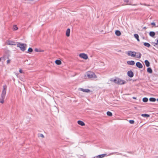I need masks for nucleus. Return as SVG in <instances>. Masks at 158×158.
<instances>
[{
  "label": "nucleus",
  "mask_w": 158,
  "mask_h": 158,
  "mask_svg": "<svg viewBox=\"0 0 158 158\" xmlns=\"http://www.w3.org/2000/svg\"><path fill=\"white\" fill-rule=\"evenodd\" d=\"M117 153L118 154H119V155H122V154L121 153Z\"/></svg>",
  "instance_id": "39"
},
{
  "label": "nucleus",
  "mask_w": 158,
  "mask_h": 158,
  "mask_svg": "<svg viewBox=\"0 0 158 158\" xmlns=\"http://www.w3.org/2000/svg\"><path fill=\"white\" fill-rule=\"evenodd\" d=\"M70 31V30L69 28H68L67 29L66 32V35L67 36L69 37V36Z\"/></svg>",
  "instance_id": "12"
},
{
  "label": "nucleus",
  "mask_w": 158,
  "mask_h": 158,
  "mask_svg": "<svg viewBox=\"0 0 158 158\" xmlns=\"http://www.w3.org/2000/svg\"><path fill=\"white\" fill-rule=\"evenodd\" d=\"M114 79H111L110 80V81H114Z\"/></svg>",
  "instance_id": "38"
},
{
  "label": "nucleus",
  "mask_w": 158,
  "mask_h": 158,
  "mask_svg": "<svg viewBox=\"0 0 158 158\" xmlns=\"http://www.w3.org/2000/svg\"><path fill=\"white\" fill-rule=\"evenodd\" d=\"M143 29H147V27H143Z\"/></svg>",
  "instance_id": "37"
},
{
  "label": "nucleus",
  "mask_w": 158,
  "mask_h": 158,
  "mask_svg": "<svg viewBox=\"0 0 158 158\" xmlns=\"http://www.w3.org/2000/svg\"><path fill=\"white\" fill-rule=\"evenodd\" d=\"M6 44L9 45H16V42L14 41L8 40L6 42Z\"/></svg>",
  "instance_id": "6"
},
{
  "label": "nucleus",
  "mask_w": 158,
  "mask_h": 158,
  "mask_svg": "<svg viewBox=\"0 0 158 158\" xmlns=\"http://www.w3.org/2000/svg\"><path fill=\"white\" fill-rule=\"evenodd\" d=\"M156 47L158 48V46Z\"/></svg>",
  "instance_id": "46"
},
{
  "label": "nucleus",
  "mask_w": 158,
  "mask_h": 158,
  "mask_svg": "<svg viewBox=\"0 0 158 158\" xmlns=\"http://www.w3.org/2000/svg\"><path fill=\"white\" fill-rule=\"evenodd\" d=\"M143 44L145 46L147 47L148 48H149L150 47V46H151V45H150V44L148 43H144Z\"/></svg>",
  "instance_id": "21"
},
{
  "label": "nucleus",
  "mask_w": 158,
  "mask_h": 158,
  "mask_svg": "<svg viewBox=\"0 0 158 158\" xmlns=\"http://www.w3.org/2000/svg\"><path fill=\"white\" fill-rule=\"evenodd\" d=\"M147 71L148 73H152V70L151 68H148L147 69Z\"/></svg>",
  "instance_id": "22"
},
{
  "label": "nucleus",
  "mask_w": 158,
  "mask_h": 158,
  "mask_svg": "<svg viewBox=\"0 0 158 158\" xmlns=\"http://www.w3.org/2000/svg\"><path fill=\"white\" fill-rule=\"evenodd\" d=\"M151 24L152 25H153V26H155V27H156V24H155V23H154V22H152V23H151Z\"/></svg>",
  "instance_id": "31"
},
{
  "label": "nucleus",
  "mask_w": 158,
  "mask_h": 158,
  "mask_svg": "<svg viewBox=\"0 0 158 158\" xmlns=\"http://www.w3.org/2000/svg\"><path fill=\"white\" fill-rule=\"evenodd\" d=\"M127 53L129 56H131L133 57H135V54H136V52L130 51H128Z\"/></svg>",
  "instance_id": "5"
},
{
  "label": "nucleus",
  "mask_w": 158,
  "mask_h": 158,
  "mask_svg": "<svg viewBox=\"0 0 158 158\" xmlns=\"http://www.w3.org/2000/svg\"><path fill=\"white\" fill-rule=\"evenodd\" d=\"M123 156H126V157H127V156L126 155H123Z\"/></svg>",
  "instance_id": "42"
},
{
  "label": "nucleus",
  "mask_w": 158,
  "mask_h": 158,
  "mask_svg": "<svg viewBox=\"0 0 158 158\" xmlns=\"http://www.w3.org/2000/svg\"><path fill=\"white\" fill-rule=\"evenodd\" d=\"M107 114L109 116H111L112 115V113L110 111H108L107 112Z\"/></svg>",
  "instance_id": "27"
},
{
  "label": "nucleus",
  "mask_w": 158,
  "mask_h": 158,
  "mask_svg": "<svg viewBox=\"0 0 158 158\" xmlns=\"http://www.w3.org/2000/svg\"><path fill=\"white\" fill-rule=\"evenodd\" d=\"M35 51L36 52H39V51L38 50V49L37 48H35Z\"/></svg>",
  "instance_id": "35"
},
{
  "label": "nucleus",
  "mask_w": 158,
  "mask_h": 158,
  "mask_svg": "<svg viewBox=\"0 0 158 158\" xmlns=\"http://www.w3.org/2000/svg\"><path fill=\"white\" fill-rule=\"evenodd\" d=\"M115 34L118 36H119L121 35V33L118 30H116L115 32Z\"/></svg>",
  "instance_id": "20"
},
{
  "label": "nucleus",
  "mask_w": 158,
  "mask_h": 158,
  "mask_svg": "<svg viewBox=\"0 0 158 158\" xmlns=\"http://www.w3.org/2000/svg\"><path fill=\"white\" fill-rule=\"evenodd\" d=\"M28 51L29 52H32L33 51V49L31 48H29L28 49Z\"/></svg>",
  "instance_id": "28"
},
{
  "label": "nucleus",
  "mask_w": 158,
  "mask_h": 158,
  "mask_svg": "<svg viewBox=\"0 0 158 158\" xmlns=\"http://www.w3.org/2000/svg\"><path fill=\"white\" fill-rule=\"evenodd\" d=\"M143 39H144V37H143Z\"/></svg>",
  "instance_id": "47"
},
{
  "label": "nucleus",
  "mask_w": 158,
  "mask_h": 158,
  "mask_svg": "<svg viewBox=\"0 0 158 158\" xmlns=\"http://www.w3.org/2000/svg\"><path fill=\"white\" fill-rule=\"evenodd\" d=\"M136 54H137V55L135 54V57L138 58H140L142 56L141 54L139 52L136 53Z\"/></svg>",
  "instance_id": "15"
},
{
  "label": "nucleus",
  "mask_w": 158,
  "mask_h": 158,
  "mask_svg": "<svg viewBox=\"0 0 158 158\" xmlns=\"http://www.w3.org/2000/svg\"><path fill=\"white\" fill-rule=\"evenodd\" d=\"M129 153H131V154H133V153L132 152H129Z\"/></svg>",
  "instance_id": "41"
},
{
  "label": "nucleus",
  "mask_w": 158,
  "mask_h": 158,
  "mask_svg": "<svg viewBox=\"0 0 158 158\" xmlns=\"http://www.w3.org/2000/svg\"><path fill=\"white\" fill-rule=\"evenodd\" d=\"M158 44V40H157V43H155V44L157 45Z\"/></svg>",
  "instance_id": "36"
},
{
  "label": "nucleus",
  "mask_w": 158,
  "mask_h": 158,
  "mask_svg": "<svg viewBox=\"0 0 158 158\" xmlns=\"http://www.w3.org/2000/svg\"><path fill=\"white\" fill-rule=\"evenodd\" d=\"M127 63L130 65H134L135 64V62L133 60L127 61Z\"/></svg>",
  "instance_id": "13"
},
{
  "label": "nucleus",
  "mask_w": 158,
  "mask_h": 158,
  "mask_svg": "<svg viewBox=\"0 0 158 158\" xmlns=\"http://www.w3.org/2000/svg\"><path fill=\"white\" fill-rule=\"evenodd\" d=\"M144 62L146 66L149 67L150 66V63L147 60H145Z\"/></svg>",
  "instance_id": "19"
},
{
  "label": "nucleus",
  "mask_w": 158,
  "mask_h": 158,
  "mask_svg": "<svg viewBox=\"0 0 158 158\" xmlns=\"http://www.w3.org/2000/svg\"><path fill=\"white\" fill-rule=\"evenodd\" d=\"M1 58H0V61H1Z\"/></svg>",
  "instance_id": "48"
},
{
  "label": "nucleus",
  "mask_w": 158,
  "mask_h": 158,
  "mask_svg": "<svg viewBox=\"0 0 158 158\" xmlns=\"http://www.w3.org/2000/svg\"><path fill=\"white\" fill-rule=\"evenodd\" d=\"M18 29V27L16 25H14L13 27V29L14 30L16 31Z\"/></svg>",
  "instance_id": "24"
},
{
  "label": "nucleus",
  "mask_w": 158,
  "mask_h": 158,
  "mask_svg": "<svg viewBox=\"0 0 158 158\" xmlns=\"http://www.w3.org/2000/svg\"><path fill=\"white\" fill-rule=\"evenodd\" d=\"M26 46L27 45L25 44L19 43L17 44V47H19L20 50L23 51H24L26 50Z\"/></svg>",
  "instance_id": "4"
},
{
  "label": "nucleus",
  "mask_w": 158,
  "mask_h": 158,
  "mask_svg": "<svg viewBox=\"0 0 158 158\" xmlns=\"http://www.w3.org/2000/svg\"><path fill=\"white\" fill-rule=\"evenodd\" d=\"M149 35L152 37H153L155 35V32L154 31H150L149 33Z\"/></svg>",
  "instance_id": "16"
},
{
  "label": "nucleus",
  "mask_w": 158,
  "mask_h": 158,
  "mask_svg": "<svg viewBox=\"0 0 158 158\" xmlns=\"http://www.w3.org/2000/svg\"><path fill=\"white\" fill-rule=\"evenodd\" d=\"M148 99L147 98H144L143 99V101L144 102H148Z\"/></svg>",
  "instance_id": "25"
},
{
  "label": "nucleus",
  "mask_w": 158,
  "mask_h": 158,
  "mask_svg": "<svg viewBox=\"0 0 158 158\" xmlns=\"http://www.w3.org/2000/svg\"><path fill=\"white\" fill-rule=\"evenodd\" d=\"M19 72L20 73H23V71L22 69H20L19 70Z\"/></svg>",
  "instance_id": "34"
},
{
  "label": "nucleus",
  "mask_w": 158,
  "mask_h": 158,
  "mask_svg": "<svg viewBox=\"0 0 158 158\" xmlns=\"http://www.w3.org/2000/svg\"><path fill=\"white\" fill-rule=\"evenodd\" d=\"M10 60H8L7 61V64H8L10 63Z\"/></svg>",
  "instance_id": "32"
},
{
  "label": "nucleus",
  "mask_w": 158,
  "mask_h": 158,
  "mask_svg": "<svg viewBox=\"0 0 158 158\" xmlns=\"http://www.w3.org/2000/svg\"><path fill=\"white\" fill-rule=\"evenodd\" d=\"M141 116L143 117H149V115L148 114H141Z\"/></svg>",
  "instance_id": "26"
},
{
  "label": "nucleus",
  "mask_w": 158,
  "mask_h": 158,
  "mask_svg": "<svg viewBox=\"0 0 158 158\" xmlns=\"http://www.w3.org/2000/svg\"><path fill=\"white\" fill-rule=\"evenodd\" d=\"M133 99H136V97H133Z\"/></svg>",
  "instance_id": "40"
},
{
  "label": "nucleus",
  "mask_w": 158,
  "mask_h": 158,
  "mask_svg": "<svg viewBox=\"0 0 158 158\" xmlns=\"http://www.w3.org/2000/svg\"><path fill=\"white\" fill-rule=\"evenodd\" d=\"M40 137H42V138H44V135L42 134H40Z\"/></svg>",
  "instance_id": "33"
},
{
  "label": "nucleus",
  "mask_w": 158,
  "mask_h": 158,
  "mask_svg": "<svg viewBox=\"0 0 158 158\" xmlns=\"http://www.w3.org/2000/svg\"><path fill=\"white\" fill-rule=\"evenodd\" d=\"M127 74L130 77H132L134 76V73L131 70L128 71L127 73Z\"/></svg>",
  "instance_id": "9"
},
{
  "label": "nucleus",
  "mask_w": 158,
  "mask_h": 158,
  "mask_svg": "<svg viewBox=\"0 0 158 158\" xmlns=\"http://www.w3.org/2000/svg\"><path fill=\"white\" fill-rule=\"evenodd\" d=\"M156 100L158 102V98H157Z\"/></svg>",
  "instance_id": "44"
},
{
  "label": "nucleus",
  "mask_w": 158,
  "mask_h": 158,
  "mask_svg": "<svg viewBox=\"0 0 158 158\" xmlns=\"http://www.w3.org/2000/svg\"><path fill=\"white\" fill-rule=\"evenodd\" d=\"M79 56L80 57L83 58L85 60L87 59L88 58L87 55L84 53L80 54Z\"/></svg>",
  "instance_id": "7"
},
{
  "label": "nucleus",
  "mask_w": 158,
  "mask_h": 158,
  "mask_svg": "<svg viewBox=\"0 0 158 158\" xmlns=\"http://www.w3.org/2000/svg\"><path fill=\"white\" fill-rule=\"evenodd\" d=\"M55 62L56 64L58 65H60L61 64V61L60 60H56L55 61Z\"/></svg>",
  "instance_id": "18"
},
{
  "label": "nucleus",
  "mask_w": 158,
  "mask_h": 158,
  "mask_svg": "<svg viewBox=\"0 0 158 158\" xmlns=\"http://www.w3.org/2000/svg\"><path fill=\"white\" fill-rule=\"evenodd\" d=\"M87 76L89 78H96L97 76L93 72L90 71L87 72L86 74L85 75V77Z\"/></svg>",
  "instance_id": "2"
},
{
  "label": "nucleus",
  "mask_w": 158,
  "mask_h": 158,
  "mask_svg": "<svg viewBox=\"0 0 158 158\" xmlns=\"http://www.w3.org/2000/svg\"><path fill=\"white\" fill-rule=\"evenodd\" d=\"M124 2L126 3H128L129 2L130 0H123Z\"/></svg>",
  "instance_id": "30"
},
{
  "label": "nucleus",
  "mask_w": 158,
  "mask_h": 158,
  "mask_svg": "<svg viewBox=\"0 0 158 158\" xmlns=\"http://www.w3.org/2000/svg\"><path fill=\"white\" fill-rule=\"evenodd\" d=\"M156 158H158V157H156Z\"/></svg>",
  "instance_id": "45"
},
{
  "label": "nucleus",
  "mask_w": 158,
  "mask_h": 158,
  "mask_svg": "<svg viewBox=\"0 0 158 158\" xmlns=\"http://www.w3.org/2000/svg\"><path fill=\"white\" fill-rule=\"evenodd\" d=\"M136 65L138 68H143V65L142 64L139 62H137L136 64Z\"/></svg>",
  "instance_id": "11"
},
{
  "label": "nucleus",
  "mask_w": 158,
  "mask_h": 158,
  "mask_svg": "<svg viewBox=\"0 0 158 158\" xmlns=\"http://www.w3.org/2000/svg\"><path fill=\"white\" fill-rule=\"evenodd\" d=\"M113 82L116 84H117L119 85L124 84L126 82L125 81L118 78L114 79L113 81Z\"/></svg>",
  "instance_id": "3"
},
{
  "label": "nucleus",
  "mask_w": 158,
  "mask_h": 158,
  "mask_svg": "<svg viewBox=\"0 0 158 158\" xmlns=\"http://www.w3.org/2000/svg\"><path fill=\"white\" fill-rule=\"evenodd\" d=\"M113 154V153H112V154H110L108 156H110V155H111V154Z\"/></svg>",
  "instance_id": "43"
},
{
  "label": "nucleus",
  "mask_w": 158,
  "mask_h": 158,
  "mask_svg": "<svg viewBox=\"0 0 158 158\" xmlns=\"http://www.w3.org/2000/svg\"><path fill=\"white\" fill-rule=\"evenodd\" d=\"M134 37L137 39V40L138 42H139L140 40L139 39V36L137 34H134Z\"/></svg>",
  "instance_id": "17"
},
{
  "label": "nucleus",
  "mask_w": 158,
  "mask_h": 158,
  "mask_svg": "<svg viewBox=\"0 0 158 158\" xmlns=\"http://www.w3.org/2000/svg\"><path fill=\"white\" fill-rule=\"evenodd\" d=\"M79 90H81V91H83V92H86V93H89L90 92V90L88 89H84L82 88H79Z\"/></svg>",
  "instance_id": "8"
},
{
  "label": "nucleus",
  "mask_w": 158,
  "mask_h": 158,
  "mask_svg": "<svg viewBox=\"0 0 158 158\" xmlns=\"http://www.w3.org/2000/svg\"><path fill=\"white\" fill-rule=\"evenodd\" d=\"M77 123L78 124L81 126H84L85 125V123L83 121L81 120L78 121H77Z\"/></svg>",
  "instance_id": "14"
},
{
  "label": "nucleus",
  "mask_w": 158,
  "mask_h": 158,
  "mask_svg": "<svg viewBox=\"0 0 158 158\" xmlns=\"http://www.w3.org/2000/svg\"><path fill=\"white\" fill-rule=\"evenodd\" d=\"M149 101L150 102H154L156 101V99L153 98H149Z\"/></svg>",
  "instance_id": "23"
},
{
  "label": "nucleus",
  "mask_w": 158,
  "mask_h": 158,
  "mask_svg": "<svg viewBox=\"0 0 158 158\" xmlns=\"http://www.w3.org/2000/svg\"><path fill=\"white\" fill-rule=\"evenodd\" d=\"M107 156V155L106 154H104L98 155L94 157V158H103V157H104L106 156Z\"/></svg>",
  "instance_id": "10"
},
{
  "label": "nucleus",
  "mask_w": 158,
  "mask_h": 158,
  "mask_svg": "<svg viewBox=\"0 0 158 158\" xmlns=\"http://www.w3.org/2000/svg\"><path fill=\"white\" fill-rule=\"evenodd\" d=\"M6 88L7 86L6 85L3 86V90L0 98V102L1 103H3L4 102V100L6 94Z\"/></svg>",
  "instance_id": "1"
},
{
  "label": "nucleus",
  "mask_w": 158,
  "mask_h": 158,
  "mask_svg": "<svg viewBox=\"0 0 158 158\" xmlns=\"http://www.w3.org/2000/svg\"><path fill=\"white\" fill-rule=\"evenodd\" d=\"M134 121L133 120H130L129 121V123H130L133 124L134 123Z\"/></svg>",
  "instance_id": "29"
}]
</instances>
